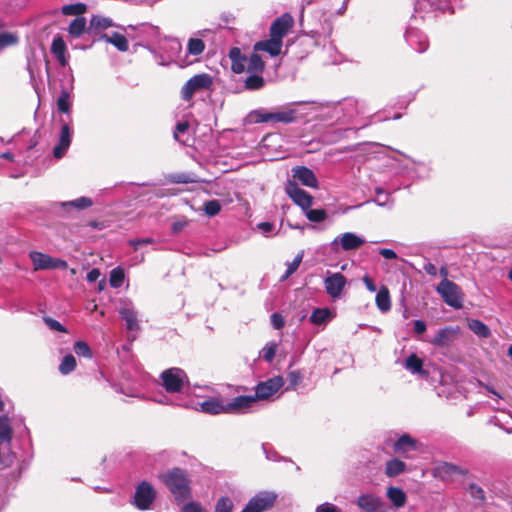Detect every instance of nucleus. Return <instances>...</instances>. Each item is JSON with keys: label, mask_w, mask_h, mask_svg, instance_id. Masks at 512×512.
<instances>
[{"label": "nucleus", "mask_w": 512, "mask_h": 512, "mask_svg": "<svg viewBox=\"0 0 512 512\" xmlns=\"http://www.w3.org/2000/svg\"><path fill=\"white\" fill-rule=\"evenodd\" d=\"M221 210V205L218 200H210L204 204V212L206 215L213 217L217 215Z\"/></svg>", "instance_id": "53"}, {"label": "nucleus", "mask_w": 512, "mask_h": 512, "mask_svg": "<svg viewBox=\"0 0 512 512\" xmlns=\"http://www.w3.org/2000/svg\"><path fill=\"white\" fill-rule=\"evenodd\" d=\"M118 312L125 321L127 330L135 331L139 329L138 312L131 301H122Z\"/></svg>", "instance_id": "13"}, {"label": "nucleus", "mask_w": 512, "mask_h": 512, "mask_svg": "<svg viewBox=\"0 0 512 512\" xmlns=\"http://www.w3.org/2000/svg\"><path fill=\"white\" fill-rule=\"evenodd\" d=\"M163 481L177 500H183L189 496L190 488L185 472L180 468H174L163 475Z\"/></svg>", "instance_id": "4"}, {"label": "nucleus", "mask_w": 512, "mask_h": 512, "mask_svg": "<svg viewBox=\"0 0 512 512\" xmlns=\"http://www.w3.org/2000/svg\"><path fill=\"white\" fill-rule=\"evenodd\" d=\"M124 281V271L120 267L114 268L110 272L109 282L113 288H119Z\"/></svg>", "instance_id": "48"}, {"label": "nucleus", "mask_w": 512, "mask_h": 512, "mask_svg": "<svg viewBox=\"0 0 512 512\" xmlns=\"http://www.w3.org/2000/svg\"><path fill=\"white\" fill-rule=\"evenodd\" d=\"M114 26H116V24L112 21L111 18L101 15H93L87 27V33L98 34L107 28Z\"/></svg>", "instance_id": "21"}, {"label": "nucleus", "mask_w": 512, "mask_h": 512, "mask_svg": "<svg viewBox=\"0 0 512 512\" xmlns=\"http://www.w3.org/2000/svg\"><path fill=\"white\" fill-rule=\"evenodd\" d=\"M93 205V201L89 197H79L77 199L67 201V202H61L60 206L63 208L72 207L77 210H83L86 208H89Z\"/></svg>", "instance_id": "36"}, {"label": "nucleus", "mask_w": 512, "mask_h": 512, "mask_svg": "<svg viewBox=\"0 0 512 512\" xmlns=\"http://www.w3.org/2000/svg\"><path fill=\"white\" fill-rule=\"evenodd\" d=\"M282 41L270 37L268 40L259 41L254 45L255 51H265L272 57L278 56L281 53Z\"/></svg>", "instance_id": "24"}, {"label": "nucleus", "mask_w": 512, "mask_h": 512, "mask_svg": "<svg viewBox=\"0 0 512 512\" xmlns=\"http://www.w3.org/2000/svg\"><path fill=\"white\" fill-rule=\"evenodd\" d=\"M233 507V501L229 497H221L215 505V512H232Z\"/></svg>", "instance_id": "52"}, {"label": "nucleus", "mask_w": 512, "mask_h": 512, "mask_svg": "<svg viewBox=\"0 0 512 512\" xmlns=\"http://www.w3.org/2000/svg\"><path fill=\"white\" fill-rule=\"evenodd\" d=\"M443 470L445 473H448V474H457V475H465L466 474V471L463 470L462 468L456 466V465H453V464H448L446 463L444 466H443Z\"/></svg>", "instance_id": "61"}, {"label": "nucleus", "mask_w": 512, "mask_h": 512, "mask_svg": "<svg viewBox=\"0 0 512 512\" xmlns=\"http://www.w3.org/2000/svg\"><path fill=\"white\" fill-rule=\"evenodd\" d=\"M248 119L255 124L273 122L272 111H266L265 109L253 110L248 114Z\"/></svg>", "instance_id": "31"}, {"label": "nucleus", "mask_w": 512, "mask_h": 512, "mask_svg": "<svg viewBox=\"0 0 512 512\" xmlns=\"http://www.w3.org/2000/svg\"><path fill=\"white\" fill-rule=\"evenodd\" d=\"M420 447V443L418 440L413 438L409 434L401 435L397 441L393 444V450L395 453L404 456L405 458H410L409 453L418 451Z\"/></svg>", "instance_id": "15"}, {"label": "nucleus", "mask_w": 512, "mask_h": 512, "mask_svg": "<svg viewBox=\"0 0 512 512\" xmlns=\"http://www.w3.org/2000/svg\"><path fill=\"white\" fill-rule=\"evenodd\" d=\"M161 385L166 392L181 393L190 385L186 372L177 367L168 368L160 374Z\"/></svg>", "instance_id": "3"}, {"label": "nucleus", "mask_w": 512, "mask_h": 512, "mask_svg": "<svg viewBox=\"0 0 512 512\" xmlns=\"http://www.w3.org/2000/svg\"><path fill=\"white\" fill-rule=\"evenodd\" d=\"M74 352L78 356H82L85 358H91L92 357V351L89 345L84 341H76L74 344Z\"/></svg>", "instance_id": "51"}, {"label": "nucleus", "mask_w": 512, "mask_h": 512, "mask_svg": "<svg viewBox=\"0 0 512 512\" xmlns=\"http://www.w3.org/2000/svg\"><path fill=\"white\" fill-rule=\"evenodd\" d=\"M307 105H311V110L314 111L324 108L323 104L315 102H291L272 110L273 123L291 124L306 118L309 114L306 109Z\"/></svg>", "instance_id": "2"}, {"label": "nucleus", "mask_w": 512, "mask_h": 512, "mask_svg": "<svg viewBox=\"0 0 512 512\" xmlns=\"http://www.w3.org/2000/svg\"><path fill=\"white\" fill-rule=\"evenodd\" d=\"M315 512H341V510L336 505L325 502L317 506Z\"/></svg>", "instance_id": "57"}, {"label": "nucleus", "mask_w": 512, "mask_h": 512, "mask_svg": "<svg viewBox=\"0 0 512 512\" xmlns=\"http://www.w3.org/2000/svg\"><path fill=\"white\" fill-rule=\"evenodd\" d=\"M76 367V359L72 354H68L63 357L60 365H59V372L62 375H68L71 373Z\"/></svg>", "instance_id": "40"}, {"label": "nucleus", "mask_w": 512, "mask_h": 512, "mask_svg": "<svg viewBox=\"0 0 512 512\" xmlns=\"http://www.w3.org/2000/svg\"><path fill=\"white\" fill-rule=\"evenodd\" d=\"M346 277L340 272L328 275L324 279V286L328 295L332 298H339L345 285Z\"/></svg>", "instance_id": "14"}, {"label": "nucleus", "mask_w": 512, "mask_h": 512, "mask_svg": "<svg viewBox=\"0 0 512 512\" xmlns=\"http://www.w3.org/2000/svg\"><path fill=\"white\" fill-rule=\"evenodd\" d=\"M244 84L247 90H259L264 86L265 82L259 73H251L245 79Z\"/></svg>", "instance_id": "39"}, {"label": "nucleus", "mask_w": 512, "mask_h": 512, "mask_svg": "<svg viewBox=\"0 0 512 512\" xmlns=\"http://www.w3.org/2000/svg\"><path fill=\"white\" fill-rule=\"evenodd\" d=\"M70 95L63 90L57 99V108L62 113H69L71 104L69 102Z\"/></svg>", "instance_id": "50"}, {"label": "nucleus", "mask_w": 512, "mask_h": 512, "mask_svg": "<svg viewBox=\"0 0 512 512\" xmlns=\"http://www.w3.org/2000/svg\"><path fill=\"white\" fill-rule=\"evenodd\" d=\"M469 329L480 338H488L491 334L489 327L477 319L468 320Z\"/></svg>", "instance_id": "30"}, {"label": "nucleus", "mask_w": 512, "mask_h": 512, "mask_svg": "<svg viewBox=\"0 0 512 512\" xmlns=\"http://www.w3.org/2000/svg\"><path fill=\"white\" fill-rule=\"evenodd\" d=\"M357 505L365 512H379L382 508V501L375 495L365 494L358 498Z\"/></svg>", "instance_id": "23"}, {"label": "nucleus", "mask_w": 512, "mask_h": 512, "mask_svg": "<svg viewBox=\"0 0 512 512\" xmlns=\"http://www.w3.org/2000/svg\"><path fill=\"white\" fill-rule=\"evenodd\" d=\"M468 493L474 500H477L480 505L486 502V496L484 490L477 484L472 483L468 487Z\"/></svg>", "instance_id": "46"}, {"label": "nucleus", "mask_w": 512, "mask_h": 512, "mask_svg": "<svg viewBox=\"0 0 512 512\" xmlns=\"http://www.w3.org/2000/svg\"><path fill=\"white\" fill-rule=\"evenodd\" d=\"M255 403L252 395H241L233 398L231 401H223L220 398L211 397L200 403L201 411L211 415L229 412H242L250 408Z\"/></svg>", "instance_id": "1"}, {"label": "nucleus", "mask_w": 512, "mask_h": 512, "mask_svg": "<svg viewBox=\"0 0 512 512\" xmlns=\"http://www.w3.org/2000/svg\"><path fill=\"white\" fill-rule=\"evenodd\" d=\"M188 225V220L186 218H180L175 220L172 223V231L173 233L181 232Z\"/></svg>", "instance_id": "62"}, {"label": "nucleus", "mask_w": 512, "mask_h": 512, "mask_svg": "<svg viewBox=\"0 0 512 512\" xmlns=\"http://www.w3.org/2000/svg\"><path fill=\"white\" fill-rule=\"evenodd\" d=\"M365 243V239L361 236L353 232H345L339 236H337L331 242V248L334 251L338 250V246L340 245L344 251H352L360 248Z\"/></svg>", "instance_id": "12"}, {"label": "nucleus", "mask_w": 512, "mask_h": 512, "mask_svg": "<svg viewBox=\"0 0 512 512\" xmlns=\"http://www.w3.org/2000/svg\"><path fill=\"white\" fill-rule=\"evenodd\" d=\"M331 317L332 313L328 308H317L312 312L310 321L313 324L320 325L328 321Z\"/></svg>", "instance_id": "37"}, {"label": "nucleus", "mask_w": 512, "mask_h": 512, "mask_svg": "<svg viewBox=\"0 0 512 512\" xmlns=\"http://www.w3.org/2000/svg\"><path fill=\"white\" fill-rule=\"evenodd\" d=\"M246 68L248 73H261L265 68V63L259 54L253 53L247 59Z\"/></svg>", "instance_id": "34"}, {"label": "nucleus", "mask_w": 512, "mask_h": 512, "mask_svg": "<svg viewBox=\"0 0 512 512\" xmlns=\"http://www.w3.org/2000/svg\"><path fill=\"white\" fill-rule=\"evenodd\" d=\"M170 179L173 183H178V184L196 183L199 181L197 176L194 173H187V172L172 174L170 176Z\"/></svg>", "instance_id": "41"}, {"label": "nucleus", "mask_w": 512, "mask_h": 512, "mask_svg": "<svg viewBox=\"0 0 512 512\" xmlns=\"http://www.w3.org/2000/svg\"><path fill=\"white\" fill-rule=\"evenodd\" d=\"M376 306L381 312H387L391 308V300L389 290L386 286H382L376 295Z\"/></svg>", "instance_id": "29"}, {"label": "nucleus", "mask_w": 512, "mask_h": 512, "mask_svg": "<svg viewBox=\"0 0 512 512\" xmlns=\"http://www.w3.org/2000/svg\"><path fill=\"white\" fill-rule=\"evenodd\" d=\"M276 499L277 495L274 492H258L248 501L241 512H265L274 506Z\"/></svg>", "instance_id": "5"}, {"label": "nucleus", "mask_w": 512, "mask_h": 512, "mask_svg": "<svg viewBox=\"0 0 512 512\" xmlns=\"http://www.w3.org/2000/svg\"><path fill=\"white\" fill-rule=\"evenodd\" d=\"M412 163L415 165V172L419 173L420 177H428L431 170L429 164L423 161H416L412 159Z\"/></svg>", "instance_id": "55"}, {"label": "nucleus", "mask_w": 512, "mask_h": 512, "mask_svg": "<svg viewBox=\"0 0 512 512\" xmlns=\"http://www.w3.org/2000/svg\"><path fill=\"white\" fill-rule=\"evenodd\" d=\"M303 255H304V253H303V251H301L300 253H298L295 256V258L293 259V261L291 263H288L286 272L280 278L281 282L287 280L299 268V266L302 262V259H303Z\"/></svg>", "instance_id": "43"}, {"label": "nucleus", "mask_w": 512, "mask_h": 512, "mask_svg": "<svg viewBox=\"0 0 512 512\" xmlns=\"http://www.w3.org/2000/svg\"><path fill=\"white\" fill-rule=\"evenodd\" d=\"M155 500V491L153 487L146 481L141 482L134 494V505L139 510H148Z\"/></svg>", "instance_id": "11"}, {"label": "nucleus", "mask_w": 512, "mask_h": 512, "mask_svg": "<svg viewBox=\"0 0 512 512\" xmlns=\"http://www.w3.org/2000/svg\"><path fill=\"white\" fill-rule=\"evenodd\" d=\"M431 5L434 6L437 10L446 12L449 9L450 4L448 0H433Z\"/></svg>", "instance_id": "63"}, {"label": "nucleus", "mask_w": 512, "mask_h": 512, "mask_svg": "<svg viewBox=\"0 0 512 512\" xmlns=\"http://www.w3.org/2000/svg\"><path fill=\"white\" fill-rule=\"evenodd\" d=\"M12 439V428L6 415L0 417V441L9 444Z\"/></svg>", "instance_id": "35"}, {"label": "nucleus", "mask_w": 512, "mask_h": 512, "mask_svg": "<svg viewBox=\"0 0 512 512\" xmlns=\"http://www.w3.org/2000/svg\"><path fill=\"white\" fill-rule=\"evenodd\" d=\"M87 23L84 17H76L69 25L68 32L73 37H80L87 32Z\"/></svg>", "instance_id": "33"}, {"label": "nucleus", "mask_w": 512, "mask_h": 512, "mask_svg": "<svg viewBox=\"0 0 512 512\" xmlns=\"http://www.w3.org/2000/svg\"><path fill=\"white\" fill-rule=\"evenodd\" d=\"M285 190L292 201L301 207L303 212L312 206L313 197L308 192L301 189L297 182L289 180L286 184Z\"/></svg>", "instance_id": "10"}, {"label": "nucleus", "mask_w": 512, "mask_h": 512, "mask_svg": "<svg viewBox=\"0 0 512 512\" xmlns=\"http://www.w3.org/2000/svg\"><path fill=\"white\" fill-rule=\"evenodd\" d=\"M205 49L203 40L199 37H191L187 43V52L190 55L198 56Z\"/></svg>", "instance_id": "38"}, {"label": "nucleus", "mask_w": 512, "mask_h": 512, "mask_svg": "<svg viewBox=\"0 0 512 512\" xmlns=\"http://www.w3.org/2000/svg\"><path fill=\"white\" fill-rule=\"evenodd\" d=\"M270 318H271V324H272L273 328L281 329L284 327L285 320L281 314L273 313Z\"/></svg>", "instance_id": "59"}, {"label": "nucleus", "mask_w": 512, "mask_h": 512, "mask_svg": "<svg viewBox=\"0 0 512 512\" xmlns=\"http://www.w3.org/2000/svg\"><path fill=\"white\" fill-rule=\"evenodd\" d=\"M405 38L407 43L417 52L422 53L428 48V39L420 30L409 27L406 30Z\"/></svg>", "instance_id": "19"}, {"label": "nucleus", "mask_w": 512, "mask_h": 512, "mask_svg": "<svg viewBox=\"0 0 512 512\" xmlns=\"http://www.w3.org/2000/svg\"><path fill=\"white\" fill-rule=\"evenodd\" d=\"M284 385V379L282 376H274L265 381L259 382L255 387V395L253 396L256 400H268L274 394H276Z\"/></svg>", "instance_id": "7"}, {"label": "nucleus", "mask_w": 512, "mask_h": 512, "mask_svg": "<svg viewBox=\"0 0 512 512\" xmlns=\"http://www.w3.org/2000/svg\"><path fill=\"white\" fill-rule=\"evenodd\" d=\"M43 321L48 326V328L53 331H58V332H62V333L68 332L67 329L65 328V326H63L59 321H57L51 317L45 316V317H43Z\"/></svg>", "instance_id": "54"}, {"label": "nucleus", "mask_w": 512, "mask_h": 512, "mask_svg": "<svg viewBox=\"0 0 512 512\" xmlns=\"http://www.w3.org/2000/svg\"><path fill=\"white\" fill-rule=\"evenodd\" d=\"M406 470V464L398 459L392 458L385 464V474L388 477H396Z\"/></svg>", "instance_id": "28"}, {"label": "nucleus", "mask_w": 512, "mask_h": 512, "mask_svg": "<svg viewBox=\"0 0 512 512\" xmlns=\"http://www.w3.org/2000/svg\"><path fill=\"white\" fill-rule=\"evenodd\" d=\"M379 254L387 260H393L398 258L397 253L394 250L388 248L380 249Z\"/></svg>", "instance_id": "64"}, {"label": "nucleus", "mask_w": 512, "mask_h": 512, "mask_svg": "<svg viewBox=\"0 0 512 512\" xmlns=\"http://www.w3.org/2000/svg\"><path fill=\"white\" fill-rule=\"evenodd\" d=\"M375 192H376V199H375V202L380 205V206H384L386 204V202L388 201V194L380 187H377L375 189Z\"/></svg>", "instance_id": "58"}, {"label": "nucleus", "mask_w": 512, "mask_h": 512, "mask_svg": "<svg viewBox=\"0 0 512 512\" xmlns=\"http://www.w3.org/2000/svg\"><path fill=\"white\" fill-rule=\"evenodd\" d=\"M99 40H104L114 45L121 52H126L129 49L128 40L124 35L118 32H113L111 35L101 34Z\"/></svg>", "instance_id": "25"}, {"label": "nucleus", "mask_w": 512, "mask_h": 512, "mask_svg": "<svg viewBox=\"0 0 512 512\" xmlns=\"http://www.w3.org/2000/svg\"><path fill=\"white\" fill-rule=\"evenodd\" d=\"M387 497L397 508L404 506L406 502V494L402 489L397 487H389Z\"/></svg>", "instance_id": "32"}, {"label": "nucleus", "mask_w": 512, "mask_h": 512, "mask_svg": "<svg viewBox=\"0 0 512 512\" xmlns=\"http://www.w3.org/2000/svg\"><path fill=\"white\" fill-rule=\"evenodd\" d=\"M19 42L18 35L11 32H0V49L14 46Z\"/></svg>", "instance_id": "45"}, {"label": "nucleus", "mask_w": 512, "mask_h": 512, "mask_svg": "<svg viewBox=\"0 0 512 512\" xmlns=\"http://www.w3.org/2000/svg\"><path fill=\"white\" fill-rule=\"evenodd\" d=\"M154 242H155V240L153 238H150V237L129 240V244L131 246H133L135 250H137L142 245H148V244H152Z\"/></svg>", "instance_id": "60"}, {"label": "nucleus", "mask_w": 512, "mask_h": 512, "mask_svg": "<svg viewBox=\"0 0 512 512\" xmlns=\"http://www.w3.org/2000/svg\"><path fill=\"white\" fill-rule=\"evenodd\" d=\"M294 180L299 181L303 186L318 188V180L314 172L306 166H297L292 169Z\"/></svg>", "instance_id": "20"}, {"label": "nucleus", "mask_w": 512, "mask_h": 512, "mask_svg": "<svg viewBox=\"0 0 512 512\" xmlns=\"http://www.w3.org/2000/svg\"><path fill=\"white\" fill-rule=\"evenodd\" d=\"M404 368L412 374L427 376V371L423 369V361L416 354L409 355L404 362Z\"/></svg>", "instance_id": "27"}, {"label": "nucleus", "mask_w": 512, "mask_h": 512, "mask_svg": "<svg viewBox=\"0 0 512 512\" xmlns=\"http://www.w3.org/2000/svg\"><path fill=\"white\" fill-rule=\"evenodd\" d=\"M29 256L33 263L34 270L65 269L67 267L66 261L52 258L41 252L32 251Z\"/></svg>", "instance_id": "9"}, {"label": "nucleus", "mask_w": 512, "mask_h": 512, "mask_svg": "<svg viewBox=\"0 0 512 512\" xmlns=\"http://www.w3.org/2000/svg\"><path fill=\"white\" fill-rule=\"evenodd\" d=\"M72 128L70 125L61 120V130L59 134L58 144L53 148V155L55 158H62L71 144Z\"/></svg>", "instance_id": "16"}, {"label": "nucleus", "mask_w": 512, "mask_h": 512, "mask_svg": "<svg viewBox=\"0 0 512 512\" xmlns=\"http://www.w3.org/2000/svg\"><path fill=\"white\" fill-rule=\"evenodd\" d=\"M277 343L268 342L261 350V357L268 363L272 362L277 351Z\"/></svg>", "instance_id": "47"}, {"label": "nucleus", "mask_w": 512, "mask_h": 512, "mask_svg": "<svg viewBox=\"0 0 512 512\" xmlns=\"http://www.w3.org/2000/svg\"><path fill=\"white\" fill-rule=\"evenodd\" d=\"M293 18L290 14L285 13L273 21L270 27V37L282 41L289 29L293 26Z\"/></svg>", "instance_id": "17"}, {"label": "nucleus", "mask_w": 512, "mask_h": 512, "mask_svg": "<svg viewBox=\"0 0 512 512\" xmlns=\"http://www.w3.org/2000/svg\"><path fill=\"white\" fill-rule=\"evenodd\" d=\"M288 386L286 387L287 391L295 390L296 387L302 382L303 376L299 370H294L288 373Z\"/></svg>", "instance_id": "49"}, {"label": "nucleus", "mask_w": 512, "mask_h": 512, "mask_svg": "<svg viewBox=\"0 0 512 512\" xmlns=\"http://www.w3.org/2000/svg\"><path fill=\"white\" fill-rule=\"evenodd\" d=\"M212 84V79L207 74H198L190 78L182 87L181 95L185 101L190 100L193 95L202 89L208 88Z\"/></svg>", "instance_id": "8"}, {"label": "nucleus", "mask_w": 512, "mask_h": 512, "mask_svg": "<svg viewBox=\"0 0 512 512\" xmlns=\"http://www.w3.org/2000/svg\"><path fill=\"white\" fill-rule=\"evenodd\" d=\"M305 216L311 222H322L327 218V212L324 209H311L308 208L304 211Z\"/></svg>", "instance_id": "44"}, {"label": "nucleus", "mask_w": 512, "mask_h": 512, "mask_svg": "<svg viewBox=\"0 0 512 512\" xmlns=\"http://www.w3.org/2000/svg\"><path fill=\"white\" fill-rule=\"evenodd\" d=\"M181 512H208L200 503L189 502L185 504Z\"/></svg>", "instance_id": "56"}, {"label": "nucleus", "mask_w": 512, "mask_h": 512, "mask_svg": "<svg viewBox=\"0 0 512 512\" xmlns=\"http://www.w3.org/2000/svg\"><path fill=\"white\" fill-rule=\"evenodd\" d=\"M51 52L56 57L61 66L65 67L68 64L67 46L60 35H57L53 38L51 44Z\"/></svg>", "instance_id": "22"}, {"label": "nucleus", "mask_w": 512, "mask_h": 512, "mask_svg": "<svg viewBox=\"0 0 512 512\" xmlns=\"http://www.w3.org/2000/svg\"><path fill=\"white\" fill-rule=\"evenodd\" d=\"M85 11H86V5L83 3H74V4L65 5L61 9V12L64 15H69V16L73 15V16H77V17H81L80 15H82Z\"/></svg>", "instance_id": "42"}, {"label": "nucleus", "mask_w": 512, "mask_h": 512, "mask_svg": "<svg viewBox=\"0 0 512 512\" xmlns=\"http://www.w3.org/2000/svg\"><path fill=\"white\" fill-rule=\"evenodd\" d=\"M436 291L442 296L447 305L456 309L462 307L460 288L454 282L443 279L436 287Z\"/></svg>", "instance_id": "6"}, {"label": "nucleus", "mask_w": 512, "mask_h": 512, "mask_svg": "<svg viewBox=\"0 0 512 512\" xmlns=\"http://www.w3.org/2000/svg\"><path fill=\"white\" fill-rule=\"evenodd\" d=\"M459 333L460 329L458 326H447L440 329L430 342L437 347H448L458 337Z\"/></svg>", "instance_id": "18"}, {"label": "nucleus", "mask_w": 512, "mask_h": 512, "mask_svg": "<svg viewBox=\"0 0 512 512\" xmlns=\"http://www.w3.org/2000/svg\"><path fill=\"white\" fill-rule=\"evenodd\" d=\"M229 57L232 62L231 68L234 73L239 74L245 71L248 58L242 55L239 48H232L229 52Z\"/></svg>", "instance_id": "26"}]
</instances>
